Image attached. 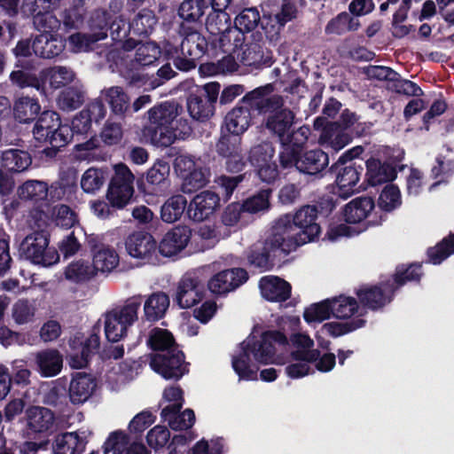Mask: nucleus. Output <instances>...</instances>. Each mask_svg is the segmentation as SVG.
<instances>
[{"label": "nucleus", "mask_w": 454, "mask_h": 454, "mask_svg": "<svg viewBox=\"0 0 454 454\" xmlns=\"http://www.w3.org/2000/svg\"><path fill=\"white\" fill-rule=\"evenodd\" d=\"M316 206L301 207L291 216L286 215L278 218L270 229V247H281L288 254L297 247L314 240L320 233V226L316 223L317 217Z\"/></svg>", "instance_id": "nucleus-1"}, {"label": "nucleus", "mask_w": 454, "mask_h": 454, "mask_svg": "<svg viewBox=\"0 0 454 454\" xmlns=\"http://www.w3.org/2000/svg\"><path fill=\"white\" fill-rule=\"evenodd\" d=\"M286 337L278 331H270L256 336L249 335L240 345V351L232 358V367L242 380L256 379V363L270 364L276 361V345H285Z\"/></svg>", "instance_id": "nucleus-2"}, {"label": "nucleus", "mask_w": 454, "mask_h": 454, "mask_svg": "<svg viewBox=\"0 0 454 454\" xmlns=\"http://www.w3.org/2000/svg\"><path fill=\"white\" fill-rule=\"evenodd\" d=\"M141 304L142 296H133L122 307L104 315L105 334L109 341L117 342L126 336L129 327L138 318Z\"/></svg>", "instance_id": "nucleus-3"}, {"label": "nucleus", "mask_w": 454, "mask_h": 454, "mask_svg": "<svg viewBox=\"0 0 454 454\" xmlns=\"http://www.w3.org/2000/svg\"><path fill=\"white\" fill-rule=\"evenodd\" d=\"M180 35L184 39L180 45L181 54L173 60L174 66L181 71H190L196 67V60L207 51V39L193 27L182 23Z\"/></svg>", "instance_id": "nucleus-4"}, {"label": "nucleus", "mask_w": 454, "mask_h": 454, "mask_svg": "<svg viewBox=\"0 0 454 454\" xmlns=\"http://www.w3.org/2000/svg\"><path fill=\"white\" fill-rule=\"evenodd\" d=\"M114 176L110 181L106 198L112 207L123 208L128 205L134 193V175L123 163L114 166Z\"/></svg>", "instance_id": "nucleus-5"}, {"label": "nucleus", "mask_w": 454, "mask_h": 454, "mask_svg": "<svg viewBox=\"0 0 454 454\" xmlns=\"http://www.w3.org/2000/svg\"><path fill=\"white\" fill-rule=\"evenodd\" d=\"M47 235L35 231L27 235L20 245V250L27 259L35 264L51 266L56 263L59 255L54 248L48 247Z\"/></svg>", "instance_id": "nucleus-6"}, {"label": "nucleus", "mask_w": 454, "mask_h": 454, "mask_svg": "<svg viewBox=\"0 0 454 454\" xmlns=\"http://www.w3.org/2000/svg\"><path fill=\"white\" fill-rule=\"evenodd\" d=\"M274 155L275 149L270 142L260 143L249 152L250 163L256 168L259 178L268 184L274 182L278 176Z\"/></svg>", "instance_id": "nucleus-7"}, {"label": "nucleus", "mask_w": 454, "mask_h": 454, "mask_svg": "<svg viewBox=\"0 0 454 454\" xmlns=\"http://www.w3.org/2000/svg\"><path fill=\"white\" fill-rule=\"evenodd\" d=\"M151 368L166 380H177L188 372L184 356L179 349H170L168 353H156L152 356Z\"/></svg>", "instance_id": "nucleus-8"}, {"label": "nucleus", "mask_w": 454, "mask_h": 454, "mask_svg": "<svg viewBox=\"0 0 454 454\" xmlns=\"http://www.w3.org/2000/svg\"><path fill=\"white\" fill-rule=\"evenodd\" d=\"M273 90V85L270 83L258 87L247 93L243 98V102L261 114H271L282 109L285 104L281 96L272 94Z\"/></svg>", "instance_id": "nucleus-9"}, {"label": "nucleus", "mask_w": 454, "mask_h": 454, "mask_svg": "<svg viewBox=\"0 0 454 454\" xmlns=\"http://www.w3.org/2000/svg\"><path fill=\"white\" fill-rule=\"evenodd\" d=\"M181 111L182 106L175 101H165L149 109L147 116L151 125L148 128L151 132V139L158 132L168 131Z\"/></svg>", "instance_id": "nucleus-10"}, {"label": "nucleus", "mask_w": 454, "mask_h": 454, "mask_svg": "<svg viewBox=\"0 0 454 454\" xmlns=\"http://www.w3.org/2000/svg\"><path fill=\"white\" fill-rule=\"evenodd\" d=\"M125 248L129 255L145 264L153 262L156 256L157 243L152 235L137 231L127 238Z\"/></svg>", "instance_id": "nucleus-11"}, {"label": "nucleus", "mask_w": 454, "mask_h": 454, "mask_svg": "<svg viewBox=\"0 0 454 454\" xmlns=\"http://www.w3.org/2000/svg\"><path fill=\"white\" fill-rule=\"evenodd\" d=\"M88 244L93 253L95 271L111 272L118 265L119 255L113 247L101 243L95 236L88 238Z\"/></svg>", "instance_id": "nucleus-12"}, {"label": "nucleus", "mask_w": 454, "mask_h": 454, "mask_svg": "<svg viewBox=\"0 0 454 454\" xmlns=\"http://www.w3.org/2000/svg\"><path fill=\"white\" fill-rule=\"evenodd\" d=\"M219 206V195L211 191H204L191 200L187 207V215L195 222H202L207 219Z\"/></svg>", "instance_id": "nucleus-13"}, {"label": "nucleus", "mask_w": 454, "mask_h": 454, "mask_svg": "<svg viewBox=\"0 0 454 454\" xmlns=\"http://www.w3.org/2000/svg\"><path fill=\"white\" fill-rule=\"evenodd\" d=\"M247 279V273L240 268L223 270L210 278L208 281V289L217 294L229 293Z\"/></svg>", "instance_id": "nucleus-14"}, {"label": "nucleus", "mask_w": 454, "mask_h": 454, "mask_svg": "<svg viewBox=\"0 0 454 454\" xmlns=\"http://www.w3.org/2000/svg\"><path fill=\"white\" fill-rule=\"evenodd\" d=\"M203 292L204 286L200 279L192 274H187L178 284L176 302L180 308H191L201 301Z\"/></svg>", "instance_id": "nucleus-15"}, {"label": "nucleus", "mask_w": 454, "mask_h": 454, "mask_svg": "<svg viewBox=\"0 0 454 454\" xmlns=\"http://www.w3.org/2000/svg\"><path fill=\"white\" fill-rule=\"evenodd\" d=\"M251 41L245 42L243 44L240 56V60L246 66H260V65H270L271 64V54L268 50H265L262 46V35L258 34H253Z\"/></svg>", "instance_id": "nucleus-16"}, {"label": "nucleus", "mask_w": 454, "mask_h": 454, "mask_svg": "<svg viewBox=\"0 0 454 454\" xmlns=\"http://www.w3.org/2000/svg\"><path fill=\"white\" fill-rule=\"evenodd\" d=\"M122 47L126 51L136 50L134 58L130 60V70H137L142 67L150 66L160 55V48L152 42L136 43L135 41L128 40L123 43Z\"/></svg>", "instance_id": "nucleus-17"}, {"label": "nucleus", "mask_w": 454, "mask_h": 454, "mask_svg": "<svg viewBox=\"0 0 454 454\" xmlns=\"http://www.w3.org/2000/svg\"><path fill=\"white\" fill-rule=\"evenodd\" d=\"M294 119L295 114L289 108L283 107L268 116L265 127L271 134L277 136L280 142H284L290 138Z\"/></svg>", "instance_id": "nucleus-18"}, {"label": "nucleus", "mask_w": 454, "mask_h": 454, "mask_svg": "<svg viewBox=\"0 0 454 454\" xmlns=\"http://www.w3.org/2000/svg\"><path fill=\"white\" fill-rule=\"evenodd\" d=\"M191 239V231L185 226L176 227L167 232L158 248L164 256H172L181 252Z\"/></svg>", "instance_id": "nucleus-19"}, {"label": "nucleus", "mask_w": 454, "mask_h": 454, "mask_svg": "<svg viewBox=\"0 0 454 454\" xmlns=\"http://www.w3.org/2000/svg\"><path fill=\"white\" fill-rule=\"evenodd\" d=\"M36 371L44 378L58 375L63 367L62 355L57 349L49 348L35 354Z\"/></svg>", "instance_id": "nucleus-20"}, {"label": "nucleus", "mask_w": 454, "mask_h": 454, "mask_svg": "<svg viewBox=\"0 0 454 454\" xmlns=\"http://www.w3.org/2000/svg\"><path fill=\"white\" fill-rule=\"evenodd\" d=\"M259 286L262 295L270 301L281 302L286 301L291 295L290 284L278 277H263Z\"/></svg>", "instance_id": "nucleus-21"}, {"label": "nucleus", "mask_w": 454, "mask_h": 454, "mask_svg": "<svg viewBox=\"0 0 454 454\" xmlns=\"http://www.w3.org/2000/svg\"><path fill=\"white\" fill-rule=\"evenodd\" d=\"M182 403L168 404L161 411V419L168 423L173 430H184L190 428L195 420L192 410L186 409L180 413Z\"/></svg>", "instance_id": "nucleus-22"}, {"label": "nucleus", "mask_w": 454, "mask_h": 454, "mask_svg": "<svg viewBox=\"0 0 454 454\" xmlns=\"http://www.w3.org/2000/svg\"><path fill=\"white\" fill-rule=\"evenodd\" d=\"M63 41L57 35L42 33L36 35L32 42L34 53L43 59H51L59 56L64 50Z\"/></svg>", "instance_id": "nucleus-23"}, {"label": "nucleus", "mask_w": 454, "mask_h": 454, "mask_svg": "<svg viewBox=\"0 0 454 454\" xmlns=\"http://www.w3.org/2000/svg\"><path fill=\"white\" fill-rule=\"evenodd\" d=\"M363 168L350 163L338 171L336 183L339 189L340 197L348 198L355 192H357V187Z\"/></svg>", "instance_id": "nucleus-24"}, {"label": "nucleus", "mask_w": 454, "mask_h": 454, "mask_svg": "<svg viewBox=\"0 0 454 454\" xmlns=\"http://www.w3.org/2000/svg\"><path fill=\"white\" fill-rule=\"evenodd\" d=\"M393 289L389 286H363L356 291L360 301L372 309H378L391 301Z\"/></svg>", "instance_id": "nucleus-25"}, {"label": "nucleus", "mask_w": 454, "mask_h": 454, "mask_svg": "<svg viewBox=\"0 0 454 454\" xmlns=\"http://www.w3.org/2000/svg\"><path fill=\"white\" fill-rule=\"evenodd\" d=\"M86 443L85 435H80L77 432H67L55 437L52 449L54 454H81Z\"/></svg>", "instance_id": "nucleus-26"}, {"label": "nucleus", "mask_w": 454, "mask_h": 454, "mask_svg": "<svg viewBox=\"0 0 454 454\" xmlns=\"http://www.w3.org/2000/svg\"><path fill=\"white\" fill-rule=\"evenodd\" d=\"M96 384L94 380L84 372H76L69 385V397L73 403H83L92 395Z\"/></svg>", "instance_id": "nucleus-27"}, {"label": "nucleus", "mask_w": 454, "mask_h": 454, "mask_svg": "<svg viewBox=\"0 0 454 454\" xmlns=\"http://www.w3.org/2000/svg\"><path fill=\"white\" fill-rule=\"evenodd\" d=\"M192 129L187 119L176 120L175 127L172 125L168 131L158 132L152 138V144L156 146L167 147L172 145L176 139H184L192 134Z\"/></svg>", "instance_id": "nucleus-28"}, {"label": "nucleus", "mask_w": 454, "mask_h": 454, "mask_svg": "<svg viewBox=\"0 0 454 454\" xmlns=\"http://www.w3.org/2000/svg\"><path fill=\"white\" fill-rule=\"evenodd\" d=\"M75 77L74 71L67 66H53L40 72L42 81L48 82L50 87L54 90L67 86Z\"/></svg>", "instance_id": "nucleus-29"}, {"label": "nucleus", "mask_w": 454, "mask_h": 454, "mask_svg": "<svg viewBox=\"0 0 454 454\" xmlns=\"http://www.w3.org/2000/svg\"><path fill=\"white\" fill-rule=\"evenodd\" d=\"M349 140L350 137L339 122H330L323 129L318 142L321 145L337 152L346 146Z\"/></svg>", "instance_id": "nucleus-30"}, {"label": "nucleus", "mask_w": 454, "mask_h": 454, "mask_svg": "<svg viewBox=\"0 0 454 454\" xmlns=\"http://www.w3.org/2000/svg\"><path fill=\"white\" fill-rule=\"evenodd\" d=\"M329 163L326 153L320 149H314L304 153L297 162V170L308 175H316L321 172Z\"/></svg>", "instance_id": "nucleus-31"}, {"label": "nucleus", "mask_w": 454, "mask_h": 454, "mask_svg": "<svg viewBox=\"0 0 454 454\" xmlns=\"http://www.w3.org/2000/svg\"><path fill=\"white\" fill-rule=\"evenodd\" d=\"M368 183L376 186L383 183L392 181L396 176V168L389 163L381 162L375 159L366 161Z\"/></svg>", "instance_id": "nucleus-32"}, {"label": "nucleus", "mask_w": 454, "mask_h": 454, "mask_svg": "<svg viewBox=\"0 0 454 454\" xmlns=\"http://www.w3.org/2000/svg\"><path fill=\"white\" fill-rule=\"evenodd\" d=\"M27 426L35 433H43L50 430L54 423V414L44 407H31L27 412Z\"/></svg>", "instance_id": "nucleus-33"}, {"label": "nucleus", "mask_w": 454, "mask_h": 454, "mask_svg": "<svg viewBox=\"0 0 454 454\" xmlns=\"http://www.w3.org/2000/svg\"><path fill=\"white\" fill-rule=\"evenodd\" d=\"M373 208L374 202L371 198H356L345 206L343 216L348 223H360L367 217Z\"/></svg>", "instance_id": "nucleus-34"}, {"label": "nucleus", "mask_w": 454, "mask_h": 454, "mask_svg": "<svg viewBox=\"0 0 454 454\" xmlns=\"http://www.w3.org/2000/svg\"><path fill=\"white\" fill-rule=\"evenodd\" d=\"M246 35L237 27H231L215 38L212 39V44L218 47L223 52L234 53L242 49L246 42Z\"/></svg>", "instance_id": "nucleus-35"}, {"label": "nucleus", "mask_w": 454, "mask_h": 454, "mask_svg": "<svg viewBox=\"0 0 454 454\" xmlns=\"http://www.w3.org/2000/svg\"><path fill=\"white\" fill-rule=\"evenodd\" d=\"M169 307V298L163 292L150 294L144 302V315L148 321L162 318Z\"/></svg>", "instance_id": "nucleus-36"}, {"label": "nucleus", "mask_w": 454, "mask_h": 454, "mask_svg": "<svg viewBox=\"0 0 454 454\" xmlns=\"http://www.w3.org/2000/svg\"><path fill=\"white\" fill-rule=\"evenodd\" d=\"M295 350L292 352L294 360L317 361L320 352L314 348V340L305 333H295L291 338Z\"/></svg>", "instance_id": "nucleus-37"}, {"label": "nucleus", "mask_w": 454, "mask_h": 454, "mask_svg": "<svg viewBox=\"0 0 454 454\" xmlns=\"http://www.w3.org/2000/svg\"><path fill=\"white\" fill-rule=\"evenodd\" d=\"M1 164L5 169L12 172H23L32 163L30 154L24 150L8 149L1 153Z\"/></svg>", "instance_id": "nucleus-38"}, {"label": "nucleus", "mask_w": 454, "mask_h": 454, "mask_svg": "<svg viewBox=\"0 0 454 454\" xmlns=\"http://www.w3.org/2000/svg\"><path fill=\"white\" fill-rule=\"evenodd\" d=\"M210 4L211 0H184L178 8V15L184 20L183 23L198 24L209 9Z\"/></svg>", "instance_id": "nucleus-39"}, {"label": "nucleus", "mask_w": 454, "mask_h": 454, "mask_svg": "<svg viewBox=\"0 0 454 454\" xmlns=\"http://www.w3.org/2000/svg\"><path fill=\"white\" fill-rule=\"evenodd\" d=\"M101 97L109 105L113 114L123 115L130 107L129 98L120 86H112L101 90Z\"/></svg>", "instance_id": "nucleus-40"}, {"label": "nucleus", "mask_w": 454, "mask_h": 454, "mask_svg": "<svg viewBox=\"0 0 454 454\" xmlns=\"http://www.w3.org/2000/svg\"><path fill=\"white\" fill-rule=\"evenodd\" d=\"M227 129L234 134L244 133L251 124L250 109L247 106H236L225 116Z\"/></svg>", "instance_id": "nucleus-41"}, {"label": "nucleus", "mask_w": 454, "mask_h": 454, "mask_svg": "<svg viewBox=\"0 0 454 454\" xmlns=\"http://www.w3.org/2000/svg\"><path fill=\"white\" fill-rule=\"evenodd\" d=\"M81 351L74 350L69 356V364L75 369H81L88 364L89 356L98 350L100 345V338L98 333H91L84 343Z\"/></svg>", "instance_id": "nucleus-42"}, {"label": "nucleus", "mask_w": 454, "mask_h": 454, "mask_svg": "<svg viewBox=\"0 0 454 454\" xmlns=\"http://www.w3.org/2000/svg\"><path fill=\"white\" fill-rule=\"evenodd\" d=\"M41 110V106L36 98L20 97L13 105V114L20 122L27 123L35 120Z\"/></svg>", "instance_id": "nucleus-43"}, {"label": "nucleus", "mask_w": 454, "mask_h": 454, "mask_svg": "<svg viewBox=\"0 0 454 454\" xmlns=\"http://www.w3.org/2000/svg\"><path fill=\"white\" fill-rule=\"evenodd\" d=\"M102 34L76 32L69 35L67 42L72 52H89L94 50L97 43L102 41Z\"/></svg>", "instance_id": "nucleus-44"}, {"label": "nucleus", "mask_w": 454, "mask_h": 454, "mask_svg": "<svg viewBox=\"0 0 454 454\" xmlns=\"http://www.w3.org/2000/svg\"><path fill=\"white\" fill-rule=\"evenodd\" d=\"M60 119L54 111H44L38 118L33 134L36 140L44 141L54 129L59 128Z\"/></svg>", "instance_id": "nucleus-45"}, {"label": "nucleus", "mask_w": 454, "mask_h": 454, "mask_svg": "<svg viewBox=\"0 0 454 454\" xmlns=\"http://www.w3.org/2000/svg\"><path fill=\"white\" fill-rule=\"evenodd\" d=\"M360 23L357 19L349 13L343 12L333 18L325 26V32L327 35H340L349 31H356L359 28Z\"/></svg>", "instance_id": "nucleus-46"}, {"label": "nucleus", "mask_w": 454, "mask_h": 454, "mask_svg": "<svg viewBox=\"0 0 454 454\" xmlns=\"http://www.w3.org/2000/svg\"><path fill=\"white\" fill-rule=\"evenodd\" d=\"M209 176V168L200 164L195 169L184 176L181 191L184 193H192L204 187L208 183Z\"/></svg>", "instance_id": "nucleus-47"}, {"label": "nucleus", "mask_w": 454, "mask_h": 454, "mask_svg": "<svg viewBox=\"0 0 454 454\" xmlns=\"http://www.w3.org/2000/svg\"><path fill=\"white\" fill-rule=\"evenodd\" d=\"M147 343L157 353L168 354L170 349H178L172 333L166 329L153 328L150 332Z\"/></svg>", "instance_id": "nucleus-48"}, {"label": "nucleus", "mask_w": 454, "mask_h": 454, "mask_svg": "<svg viewBox=\"0 0 454 454\" xmlns=\"http://www.w3.org/2000/svg\"><path fill=\"white\" fill-rule=\"evenodd\" d=\"M187 109L191 117L200 121L208 120L215 114V106L202 96L198 95H191L188 98Z\"/></svg>", "instance_id": "nucleus-49"}, {"label": "nucleus", "mask_w": 454, "mask_h": 454, "mask_svg": "<svg viewBox=\"0 0 454 454\" xmlns=\"http://www.w3.org/2000/svg\"><path fill=\"white\" fill-rule=\"evenodd\" d=\"M332 314L333 317L340 319L349 318L355 314L363 316L360 312L357 301L352 297L340 295L331 299Z\"/></svg>", "instance_id": "nucleus-50"}, {"label": "nucleus", "mask_w": 454, "mask_h": 454, "mask_svg": "<svg viewBox=\"0 0 454 454\" xmlns=\"http://www.w3.org/2000/svg\"><path fill=\"white\" fill-rule=\"evenodd\" d=\"M49 186L45 182L38 180H28L18 189L20 199L25 200L40 201L47 198Z\"/></svg>", "instance_id": "nucleus-51"}, {"label": "nucleus", "mask_w": 454, "mask_h": 454, "mask_svg": "<svg viewBox=\"0 0 454 454\" xmlns=\"http://www.w3.org/2000/svg\"><path fill=\"white\" fill-rule=\"evenodd\" d=\"M187 205L186 199L182 195L170 197L161 207L160 216L166 223H174L181 218Z\"/></svg>", "instance_id": "nucleus-52"}, {"label": "nucleus", "mask_w": 454, "mask_h": 454, "mask_svg": "<svg viewBox=\"0 0 454 454\" xmlns=\"http://www.w3.org/2000/svg\"><path fill=\"white\" fill-rule=\"evenodd\" d=\"M270 239V233L263 244L257 242L250 247L247 252V260L251 265L260 269H266L269 263V254L278 249L281 250V247H270L267 244Z\"/></svg>", "instance_id": "nucleus-53"}, {"label": "nucleus", "mask_w": 454, "mask_h": 454, "mask_svg": "<svg viewBox=\"0 0 454 454\" xmlns=\"http://www.w3.org/2000/svg\"><path fill=\"white\" fill-rule=\"evenodd\" d=\"M86 0H73L62 14V22L67 28H79L84 21Z\"/></svg>", "instance_id": "nucleus-54"}, {"label": "nucleus", "mask_w": 454, "mask_h": 454, "mask_svg": "<svg viewBox=\"0 0 454 454\" xmlns=\"http://www.w3.org/2000/svg\"><path fill=\"white\" fill-rule=\"evenodd\" d=\"M157 20L153 12L144 9L136 15L129 24V27L136 35H148L154 29Z\"/></svg>", "instance_id": "nucleus-55"}, {"label": "nucleus", "mask_w": 454, "mask_h": 454, "mask_svg": "<svg viewBox=\"0 0 454 454\" xmlns=\"http://www.w3.org/2000/svg\"><path fill=\"white\" fill-rule=\"evenodd\" d=\"M261 20V15L256 7L243 9L235 18L234 27H237L244 35L257 27Z\"/></svg>", "instance_id": "nucleus-56"}, {"label": "nucleus", "mask_w": 454, "mask_h": 454, "mask_svg": "<svg viewBox=\"0 0 454 454\" xmlns=\"http://www.w3.org/2000/svg\"><path fill=\"white\" fill-rule=\"evenodd\" d=\"M84 101V92L76 86L63 90L58 98L59 106L64 111H73L79 108Z\"/></svg>", "instance_id": "nucleus-57"}, {"label": "nucleus", "mask_w": 454, "mask_h": 454, "mask_svg": "<svg viewBox=\"0 0 454 454\" xmlns=\"http://www.w3.org/2000/svg\"><path fill=\"white\" fill-rule=\"evenodd\" d=\"M231 27V18L227 12L210 11L207 17L206 28L214 38Z\"/></svg>", "instance_id": "nucleus-58"}, {"label": "nucleus", "mask_w": 454, "mask_h": 454, "mask_svg": "<svg viewBox=\"0 0 454 454\" xmlns=\"http://www.w3.org/2000/svg\"><path fill=\"white\" fill-rule=\"evenodd\" d=\"M110 19L109 13L104 9L92 11L87 20L90 32L93 34H102V41L106 39Z\"/></svg>", "instance_id": "nucleus-59"}, {"label": "nucleus", "mask_w": 454, "mask_h": 454, "mask_svg": "<svg viewBox=\"0 0 454 454\" xmlns=\"http://www.w3.org/2000/svg\"><path fill=\"white\" fill-rule=\"evenodd\" d=\"M36 311L34 302L26 299L18 300L12 308V317L18 325L31 323Z\"/></svg>", "instance_id": "nucleus-60"}, {"label": "nucleus", "mask_w": 454, "mask_h": 454, "mask_svg": "<svg viewBox=\"0 0 454 454\" xmlns=\"http://www.w3.org/2000/svg\"><path fill=\"white\" fill-rule=\"evenodd\" d=\"M95 272L93 266L89 262L80 260L70 263L67 267L65 276L73 282H82L90 279Z\"/></svg>", "instance_id": "nucleus-61"}, {"label": "nucleus", "mask_w": 454, "mask_h": 454, "mask_svg": "<svg viewBox=\"0 0 454 454\" xmlns=\"http://www.w3.org/2000/svg\"><path fill=\"white\" fill-rule=\"evenodd\" d=\"M106 181L105 173L101 168H90L81 177V187L86 193H95Z\"/></svg>", "instance_id": "nucleus-62"}, {"label": "nucleus", "mask_w": 454, "mask_h": 454, "mask_svg": "<svg viewBox=\"0 0 454 454\" xmlns=\"http://www.w3.org/2000/svg\"><path fill=\"white\" fill-rule=\"evenodd\" d=\"M451 254H454V234L450 235L427 251L429 260L434 264H439Z\"/></svg>", "instance_id": "nucleus-63"}, {"label": "nucleus", "mask_w": 454, "mask_h": 454, "mask_svg": "<svg viewBox=\"0 0 454 454\" xmlns=\"http://www.w3.org/2000/svg\"><path fill=\"white\" fill-rule=\"evenodd\" d=\"M129 437L121 431L112 433L105 442V454H129Z\"/></svg>", "instance_id": "nucleus-64"}]
</instances>
